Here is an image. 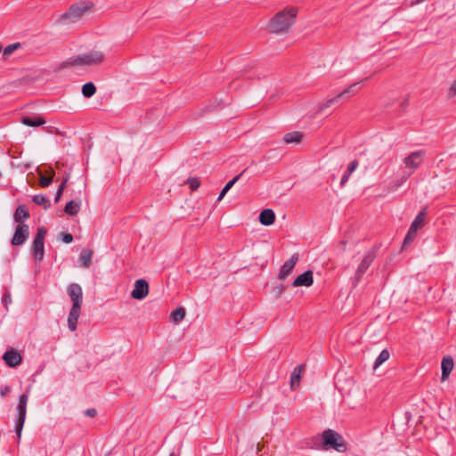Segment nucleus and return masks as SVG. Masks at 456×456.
<instances>
[{"mask_svg":"<svg viewBox=\"0 0 456 456\" xmlns=\"http://www.w3.org/2000/svg\"><path fill=\"white\" fill-rule=\"evenodd\" d=\"M297 9L290 7L276 13L269 21L268 27L272 33L287 31L295 22Z\"/></svg>","mask_w":456,"mask_h":456,"instance_id":"nucleus-1","label":"nucleus"},{"mask_svg":"<svg viewBox=\"0 0 456 456\" xmlns=\"http://www.w3.org/2000/svg\"><path fill=\"white\" fill-rule=\"evenodd\" d=\"M321 449L324 451L335 450L338 452L347 451V444L344 437L337 431L328 428L321 435Z\"/></svg>","mask_w":456,"mask_h":456,"instance_id":"nucleus-2","label":"nucleus"},{"mask_svg":"<svg viewBox=\"0 0 456 456\" xmlns=\"http://www.w3.org/2000/svg\"><path fill=\"white\" fill-rule=\"evenodd\" d=\"M104 60V53L101 51H91L85 54L71 56L63 61L61 65V68L70 66H91L97 65Z\"/></svg>","mask_w":456,"mask_h":456,"instance_id":"nucleus-3","label":"nucleus"},{"mask_svg":"<svg viewBox=\"0 0 456 456\" xmlns=\"http://www.w3.org/2000/svg\"><path fill=\"white\" fill-rule=\"evenodd\" d=\"M28 400V395L23 394L19 396V403L16 408V416H15V428L14 431L18 436L20 438L22 428L26 420L27 415V403Z\"/></svg>","mask_w":456,"mask_h":456,"instance_id":"nucleus-4","label":"nucleus"},{"mask_svg":"<svg viewBox=\"0 0 456 456\" xmlns=\"http://www.w3.org/2000/svg\"><path fill=\"white\" fill-rule=\"evenodd\" d=\"M46 229L43 226L37 228V233L33 240V255L36 260L41 261L45 255V237Z\"/></svg>","mask_w":456,"mask_h":456,"instance_id":"nucleus-5","label":"nucleus"},{"mask_svg":"<svg viewBox=\"0 0 456 456\" xmlns=\"http://www.w3.org/2000/svg\"><path fill=\"white\" fill-rule=\"evenodd\" d=\"M92 4L86 3H80L73 4L69 9L63 14L62 19L68 20L70 22H76L86 12L89 11Z\"/></svg>","mask_w":456,"mask_h":456,"instance_id":"nucleus-6","label":"nucleus"},{"mask_svg":"<svg viewBox=\"0 0 456 456\" xmlns=\"http://www.w3.org/2000/svg\"><path fill=\"white\" fill-rule=\"evenodd\" d=\"M375 251L374 250H368L363 259L362 260L361 264L359 265L358 268L355 271L354 273V286H356V284L361 281L362 277L364 275L373 260L375 259Z\"/></svg>","mask_w":456,"mask_h":456,"instance_id":"nucleus-7","label":"nucleus"},{"mask_svg":"<svg viewBox=\"0 0 456 456\" xmlns=\"http://www.w3.org/2000/svg\"><path fill=\"white\" fill-rule=\"evenodd\" d=\"M29 236V228L28 224H20L16 226L12 244L13 246H20L25 243Z\"/></svg>","mask_w":456,"mask_h":456,"instance_id":"nucleus-8","label":"nucleus"},{"mask_svg":"<svg viewBox=\"0 0 456 456\" xmlns=\"http://www.w3.org/2000/svg\"><path fill=\"white\" fill-rule=\"evenodd\" d=\"M131 292V297L136 300H142L149 294V283L144 279L136 280Z\"/></svg>","mask_w":456,"mask_h":456,"instance_id":"nucleus-9","label":"nucleus"},{"mask_svg":"<svg viewBox=\"0 0 456 456\" xmlns=\"http://www.w3.org/2000/svg\"><path fill=\"white\" fill-rule=\"evenodd\" d=\"M357 85L358 83H354L346 89H345L344 91H342L340 94L336 95L335 97L326 100L324 102L321 104V106L319 107V110L322 111L327 108H330L332 104L337 102L343 96L350 97L354 95L356 93Z\"/></svg>","mask_w":456,"mask_h":456,"instance_id":"nucleus-10","label":"nucleus"},{"mask_svg":"<svg viewBox=\"0 0 456 456\" xmlns=\"http://www.w3.org/2000/svg\"><path fill=\"white\" fill-rule=\"evenodd\" d=\"M67 291L72 301V306L76 308L81 307L83 302V290L81 286L77 283H71L68 287Z\"/></svg>","mask_w":456,"mask_h":456,"instance_id":"nucleus-11","label":"nucleus"},{"mask_svg":"<svg viewBox=\"0 0 456 456\" xmlns=\"http://www.w3.org/2000/svg\"><path fill=\"white\" fill-rule=\"evenodd\" d=\"M3 360L8 367L14 368L21 363V354L14 348H11L4 352Z\"/></svg>","mask_w":456,"mask_h":456,"instance_id":"nucleus-12","label":"nucleus"},{"mask_svg":"<svg viewBox=\"0 0 456 456\" xmlns=\"http://www.w3.org/2000/svg\"><path fill=\"white\" fill-rule=\"evenodd\" d=\"M423 151H416L411 152L409 156H407L403 162L407 168L416 169L418 168L423 161Z\"/></svg>","mask_w":456,"mask_h":456,"instance_id":"nucleus-13","label":"nucleus"},{"mask_svg":"<svg viewBox=\"0 0 456 456\" xmlns=\"http://www.w3.org/2000/svg\"><path fill=\"white\" fill-rule=\"evenodd\" d=\"M298 261V256L297 254H293L289 259H288L281 266L280 273L278 274V279L285 280L294 269L296 264Z\"/></svg>","mask_w":456,"mask_h":456,"instance_id":"nucleus-14","label":"nucleus"},{"mask_svg":"<svg viewBox=\"0 0 456 456\" xmlns=\"http://www.w3.org/2000/svg\"><path fill=\"white\" fill-rule=\"evenodd\" d=\"M314 283V274L311 270H306L300 275H298L296 279H294L291 286L293 287H310Z\"/></svg>","mask_w":456,"mask_h":456,"instance_id":"nucleus-15","label":"nucleus"},{"mask_svg":"<svg viewBox=\"0 0 456 456\" xmlns=\"http://www.w3.org/2000/svg\"><path fill=\"white\" fill-rule=\"evenodd\" d=\"M454 366L453 359L451 356H444L441 362V379L444 381L448 379Z\"/></svg>","mask_w":456,"mask_h":456,"instance_id":"nucleus-16","label":"nucleus"},{"mask_svg":"<svg viewBox=\"0 0 456 456\" xmlns=\"http://www.w3.org/2000/svg\"><path fill=\"white\" fill-rule=\"evenodd\" d=\"M81 314V307L76 308L71 306L68 316V327L71 331H75L77 328V321Z\"/></svg>","mask_w":456,"mask_h":456,"instance_id":"nucleus-17","label":"nucleus"},{"mask_svg":"<svg viewBox=\"0 0 456 456\" xmlns=\"http://www.w3.org/2000/svg\"><path fill=\"white\" fill-rule=\"evenodd\" d=\"M258 220L263 225L269 226L274 223L275 214L271 208L263 209L259 214Z\"/></svg>","mask_w":456,"mask_h":456,"instance_id":"nucleus-18","label":"nucleus"},{"mask_svg":"<svg viewBox=\"0 0 456 456\" xmlns=\"http://www.w3.org/2000/svg\"><path fill=\"white\" fill-rule=\"evenodd\" d=\"M20 122L27 126H40L45 123V120L39 116H22Z\"/></svg>","mask_w":456,"mask_h":456,"instance_id":"nucleus-19","label":"nucleus"},{"mask_svg":"<svg viewBox=\"0 0 456 456\" xmlns=\"http://www.w3.org/2000/svg\"><path fill=\"white\" fill-rule=\"evenodd\" d=\"M427 216V208H424L418 213V215L416 216V217L411 224L410 228H411L412 231H415L416 232H418V230L419 228H421L425 224V216Z\"/></svg>","mask_w":456,"mask_h":456,"instance_id":"nucleus-20","label":"nucleus"},{"mask_svg":"<svg viewBox=\"0 0 456 456\" xmlns=\"http://www.w3.org/2000/svg\"><path fill=\"white\" fill-rule=\"evenodd\" d=\"M359 166V161L357 159H354L348 165L346 172L343 174L340 181V187H344L346 183L348 182L351 175L356 170Z\"/></svg>","mask_w":456,"mask_h":456,"instance_id":"nucleus-21","label":"nucleus"},{"mask_svg":"<svg viewBox=\"0 0 456 456\" xmlns=\"http://www.w3.org/2000/svg\"><path fill=\"white\" fill-rule=\"evenodd\" d=\"M29 217V212L25 205H19L13 214V219L16 223H21Z\"/></svg>","mask_w":456,"mask_h":456,"instance_id":"nucleus-22","label":"nucleus"},{"mask_svg":"<svg viewBox=\"0 0 456 456\" xmlns=\"http://www.w3.org/2000/svg\"><path fill=\"white\" fill-rule=\"evenodd\" d=\"M302 139L303 134L298 131L287 133L283 136V140L286 143H299Z\"/></svg>","mask_w":456,"mask_h":456,"instance_id":"nucleus-23","label":"nucleus"},{"mask_svg":"<svg viewBox=\"0 0 456 456\" xmlns=\"http://www.w3.org/2000/svg\"><path fill=\"white\" fill-rule=\"evenodd\" d=\"M80 206H81V201L80 200H70L69 201L65 208H64V211L66 214L69 215V216H75L78 213L79 209H80Z\"/></svg>","mask_w":456,"mask_h":456,"instance_id":"nucleus-24","label":"nucleus"},{"mask_svg":"<svg viewBox=\"0 0 456 456\" xmlns=\"http://www.w3.org/2000/svg\"><path fill=\"white\" fill-rule=\"evenodd\" d=\"M93 251L90 249H83L79 254V260L84 267H89L92 263Z\"/></svg>","mask_w":456,"mask_h":456,"instance_id":"nucleus-25","label":"nucleus"},{"mask_svg":"<svg viewBox=\"0 0 456 456\" xmlns=\"http://www.w3.org/2000/svg\"><path fill=\"white\" fill-rule=\"evenodd\" d=\"M32 200L35 204L42 206L45 209H48L51 207L49 199L43 194L34 195Z\"/></svg>","mask_w":456,"mask_h":456,"instance_id":"nucleus-26","label":"nucleus"},{"mask_svg":"<svg viewBox=\"0 0 456 456\" xmlns=\"http://www.w3.org/2000/svg\"><path fill=\"white\" fill-rule=\"evenodd\" d=\"M96 93V86L93 82H87L82 86V94L86 98H91Z\"/></svg>","mask_w":456,"mask_h":456,"instance_id":"nucleus-27","label":"nucleus"},{"mask_svg":"<svg viewBox=\"0 0 456 456\" xmlns=\"http://www.w3.org/2000/svg\"><path fill=\"white\" fill-rule=\"evenodd\" d=\"M389 357H390L389 351L387 349L382 350L374 362L373 369L374 370L378 369L381 364H383L385 362H387L389 359Z\"/></svg>","mask_w":456,"mask_h":456,"instance_id":"nucleus-28","label":"nucleus"},{"mask_svg":"<svg viewBox=\"0 0 456 456\" xmlns=\"http://www.w3.org/2000/svg\"><path fill=\"white\" fill-rule=\"evenodd\" d=\"M186 315V311L183 306H177L173 310V323H178L182 322Z\"/></svg>","mask_w":456,"mask_h":456,"instance_id":"nucleus-29","label":"nucleus"},{"mask_svg":"<svg viewBox=\"0 0 456 456\" xmlns=\"http://www.w3.org/2000/svg\"><path fill=\"white\" fill-rule=\"evenodd\" d=\"M301 370H302V366H297L292 374H291V378H290V385H291V388L294 389L295 386H299V383H300V372H301Z\"/></svg>","mask_w":456,"mask_h":456,"instance_id":"nucleus-30","label":"nucleus"},{"mask_svg":"<svg viewBox=\"0 0 456 456\" xmlns=\"http://www.w3.org/2000/svg\"><path fill=\"white\" fill-rule=\"evenodd\" d=\"M417 236V232L415 231H412L411 228H409L408 232L406 236L404 237L403 242V248L407 247L410 243H411Z\"/></svg>","mask_w":456,"mask_h":456,"instance_id":"nucleus-31","label":"nucleus"},{"mask_svg":"<svg viewBox=\"0 0 456 456\" xmlns=\"http://www.w3.org/2000/svg\"><path fill=\"white\" fill-rule=\"evenodd\" d=\"M417 236V232L415 231H412L411 228H409L408 232L406 236L404 237L403 242V248L407 247L410 243H411Z\"/></svg>","mask_w":456,"mask_h":456,"instance_id":"nucleus-32","label":"nucleus"},{"mask_svg":"<svg viewBox=\"0 0 456 456\" xmlns=\"http://www.w3.org/2000/svg\"><path fill=\"white\" fill-rule=\"evenodd\" d=\"M20 47V43H14L7 45L3 51V58H7L10 54H12L15 50Z\"/></svg>","mask_w":456,"mask_h":456,"instance_id":"nucleus-33","label":"nucleus"},{"mask_svg":"<svg viewBox=\"0 0 456 456\" xmlns=\"http://www.w3.org/2000/svg\"><path fill=\"white\" fill-rule=\"evenodd\" d=\"M53 175H54V171L53 170H51V175H50L49 177H45L44 175H41L40 176V180H39L40 186L43 187V188L49 186L53 183Z\"/></svg>","mask_w":456,"mask_h":456,"instance_id":"nucleus-34","label":"nucleus"},{"mask_svg":"<svg viewBox=\"0 0 456 456\" xmlns=\"http://www.w3.org/2000/svg\"><path fill=\"white\" fill-rule=\"evenodd\" d=\"M185 183L189 185L191 191H196L200 185L199 178L196 177H190Z\"/></svg>","mask_w":456,"mask_h":456,"instance_id":"nucleus-35","label":"nucleus"},{"mask_svg":"<svg viewBox=\"0 0 456 456\" xmlns=\"http://www.w3.org/2000/svg\"><path fill=\"white\" fill-rule=\"evenodd\" d=\"M68 179H69V178H68V177H66V178L62 181L61 184L59 186V188H58V190H57V191H56V195H55V198H54V201H55L56 203H57V202H59V201H60V200H61V195H62V193H63V191H64V189H65V186H66V183H67V182H68Z\"/></svg>","mask_w":456,"mask_h":456,"instance_id":"nucleus-36","label":"nucleus"},{"mask_svg":"<svg viewBox=\"0 0 456 456\" xmlns=\"http://www.w3.org/2000/svg\"><path fill=\"white\" fill-rule=\"evenodd\" d=\"M2 304L4 305L6 311H8V305L12 304V296L9 291L4 293L2 296Z\"/></svg>","mask_w":456,"mask_h":456,"instance_id":"nucleus-37","label":"nucleus"},{"mask_svg":"<svg viewBox=\"0 0 456 456\" xmlns=\"http://www.w3.org/2000/svg\"><path fill=\"white\" fill-rule=\"evenodd\" d=\"M246 170L242 171L241 173H240L239 175H237L236 176H234L232 180H230L225 185L224 187H226L229 191L231 190V188L240 179V177L242 176V175L244 174Z\"/></svg>","mask_w":456,"mask_h":456,"instance_id":"nucleus-38","label":"nucleus"},{"mask_svg":"<svg viewBox=\"0 0 456 456\" xmlns=\"http://www.w3.org/2000/svg\"><path fill=\"white\" fill-rule=\"evenodd\" d=\"M61 236L62 241L66 244L71 243L74 240L73 235L71 233L61 232Z\"/></svg>","mask_w":456,"mask_h":456,"instance_id":"nucleus-39","label":"nucleus"},{"mask_svg":"<svg viewBox=\"0 0 456 456\" xmlns=\"http://www.w3.org/2000/svg\"><path fill=\"white\" fill-rule=\"evenodd\" d=\"M286 289V286L283 284L277 285L273 288V293L275 297H280Z\"/></svg>","mask_w":456,"mask_h":456,"instance_id":"nucleus-40","label":"nucleus"},{"mask_svg":"<svg viewBox=\"0 0 456 456\" xmlns=\"http://www.w3.org/2000/svg\"><path fill=\"white\" fill-rule=\"evenodd\" d=\"M454 96H456V79L453 81V83L452 84V86L448 91L449 98H452Z\"/></svg>","mask_w":456,"mask_h":456,"instance_id":"nucleus-41","label":"nucleus"},{"mask_svg":"<svg viewBox=\"0 0 456 456\" xmlns=\"http://www.w3.org/2000/svg\"><path fill=\"white\" fill-rule=\"evenodd\" d=\"M84 414L87 417L94 418L96 416L97 411L94 408H89L84 411Z\"/></svg>","mask_w":456,"mask_h":456,"instance_id":"nucleus-42","label":"nucleus"},{"mask_svg":"<svg viewBox=\"0 0 456 456\" xmlns=\"http://www.w3.org/2000/svg\"><path fill=\"white\" fill-rule=\"evenodd\" d=\"M10 391H11L10 387H8V386H4V387H1V389H0V395H1V396H2V397H5V396H6V395H7Z\"/></svg>","mask_w":456,"mask_h":456,"instance_id":"nucleus-43","label":"nucleus"},{"mask_svg":"<svg viewBox=\"0 0 456 456\" xmlns=\"http://www.w3.org/2000/svg\"><path fill=\"white\" fill-rule=\"evenodd\" d=\"M229 191V190L226 188V187H224L221 191V192L219 193L218 197H217V201H220L223 200V198L225 196V194Z\"/></svg>","mask_w":456,"mask_h":456,"instance_id":"nucleus-44","label":"nucleus"},{"mask_svg":"<svg viewBox=\"0 0 456 456\" xmlns=\"http://www.w3.org/2000/svg\"><path fill=\"white\" fill-rule=\"evenodd\" d=\"M229 191V190L226 188V187H224L221 191V192L219 193L218 197H217V201H220L223 200V198L225 196V194Z\"/></svg>","mask_w":456,"mask_h":456,"instance_id":"nucleus-45","label":"nucleus"},{"mask_svg":"<svg viewBox=\"0 0 456 456\" xmlns=\"http://www.w3.org/2000/svg\"><path fill=\"white\" fill-rule=\"evenodd\" d=\"M229 191V190L226 188V187H224L221 191V192L219 193L218 197H217V201H220L223 200V198L225 196V194Z\"/></svg>","mask_w":456,"mask_h":456,"instance_id":"nucleus-46","label":"nucleus"},{"mask_svg":"<svg viewBox=\"0 0 456 456\" xmlns=\"http://www.w3.org/2000/svg\"><path fill=\"white\" fill-rule=\"evenodd\" d=\"M408 105H409V100H408V98H405V99L402 102V103H401V107H402V109H403V110H404V109H406V108H407V106H408Z\"/></svg>","mask_w":456,"mask_h":456,"instance_id":"nucleus-47","label":"nucleus"},{"mask_svg":"<svg viewBox=\"0 0 456 456\" xmlns=\"http://www.w3.org/2000/svg\"><path fill=\"white\" fill-rule=\"evenodd\" d=\"M339 244L341 245L342 249L344 250V249H345V246H346V240H341V241L339 242Z\"/></svg>","mask_w":456,"mask_h":456,"instance_id":"nucleus-48","label":"nucleus"},{"mask_svg":"<svg viewBox=\"0 0 456 456\" xmlns=\"http://www.w3.org/2000/svg\"><path fill=\"white\" fill-rule=\"evenodd\" d=\"M169 456H171V453L169 454Z\"/></svg>","mask_w":456,"mask_h":456,"instance_id":"nucleus-49","label":"nucleus"},{"mask_svg":"<svg viewBox=\"0 0 456 456\" xmlns=\"http://www.w3.org/2000/svg\"><path fill=\"white\" fill-rule=\"evenodd\" d=\"M173 456H175V455L173 454Z\"/></svg>","mask_w":456,"mask_h":456,"instance_id":"nucleus-50","label":"nucleus"}]
</instances>
